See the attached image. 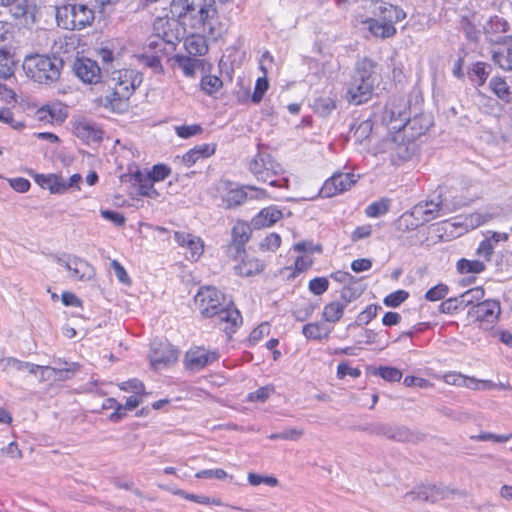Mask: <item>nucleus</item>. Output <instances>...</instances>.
Returning a JSON list of instances; mask_svg holds the SVG:
<instances>
[{"instance_id":"1","label":"nucleus","mask_w":512,"mask_h":512,"mask_svg":"<svg viewBox=\"0 0 512 512\" xmlns=\"http://www.w3.org/2000/svg\"><path fill=\"white\" fill-rule=\"evenodd\" d=\"M171 14L184 28L208 34L217 40L223 34V28L215 18V0H173Z\"/></svg>"},{"instance_id":"2","label":"nucleus","mask_w":512,"mask_h":512,"mask_svg":"<svg viewBox=\"0 0 512 512\" xmlns=\"http://www.w3.org/2000/svg\"><path fill=\"white\" fill-rule=\"evenodd\" d=\"M380 77L379 64L369 57L359 59L355 64L354 75L347 91L350 103L360 105L367 102Z\"/></svg>"},{"instance_id":"3","label":"nucleus","mask_w":512,"mask_h":512,"mask_svg":"<svg viewBox=\"0 0 512 512\" xmlns=\"http://www.w3.org/2000/svg\"><path fill=\"white\" fill-rule=\"evenodd\" d=\"M142 82V76L133 69L113 71L108 81L110 92L105 96V106L121 112L127 107V101Z\"/></svg>"},{"instance_id":"4","label":"nucleus","mask_w":512,"mask_h":512,"mask_svg":"<svg viewBox=\"0 0 512 512\" xmlns=\"http://www.w3.org/2000/svg\"><path fill=\"white\" fill-rule=\"evenodd\" d=\"M63 68V60L56 56L28 55L23 61V70L27 77L38 83H53L57 81Z\"/></svg>"},{"instance_id":"5","label":"nucleus","mask_w":512,"mask_h":512,"mask_svg":"<svg viewBox=\"0 0 512 512\" xmlns=\"http://www.w3.org/2000/svg\"><path fill=\"white\" fill-rule=\"evenodd\" d=\"M94 17L93 9L82 3H69L56 10L57 24L66 30H81L91 25Z\"/></svg>"},{"instance_id":"6","label":"nucleus","mask_w":512,"mask_h":512,"mask_svg":"<svg viewBox=\"0 0 512 512\" xmlns=\"http://www.w3.org/2000/svg\"><path fill=\"white\" fill-rule=\"evenodd\" d=\"M249 171L258 181L273 187L280 186L277 177L283 173V168L269 153L259 151L249 162Z\"/></svg>"},{"instance_id":"7","label":"nucleus","mask_w":512,"mask_h":512,"mask_svg":"<svg viewBox=\"0 0 512 512\" xmlns=\"http://www.w3.org/2000/svg\"><path fill=\"white\" fill-rule=\"evenodd\" d=\"M390 114V120L396 121V114H398L399 120L402 123L399 126H393V128L402 129L403 134L408 140L414 141L418 137L424 135L432 126V118L427 114H419L409 119L406 113H402L400 110L396 111L394 108H389L387 111Z\"/></svg>"},{"instance_id":"8","label":"nucleus","mask_w":512,"mask_h":512,"mask_svg":"<svg viewBox=\"0 0 512 512\" xmlns=\"http://www.w3.org/2000/svg\"><path fill=\"white\" fill-rule=\"evenodd\" d=\"M49 257L52 261L64 267L72 280L86 282L95 277L94 267L83 258L72 254H62L61 256L51 254Z\"/></svg>"},{"instance_id":"9","label":"nucleus","mask_w":512,"mask_h":512,"mask_svg":"<svg viewBox=\"0 0 512 512\" xmlns=\"http://www.w3.org/2000/svg\"><path fill=\"white\" fill-rule=\"evenodd\" d=\"M180 25L175 19H158L154 23L155 40L149 42V46L156 48L162 44L175 48L180 41Z\"/></svg>"},{"instance_id":"10","label":"nucleus","mask_w":512,"mask_h":512,"mask_svg":"<svg viewBox=\"0 0 512 512\" xmlns=\"http://www.w3.org/2000/svg\"><path fill=\"white\" fill-rule=\"evenodd\" d=\"M223 300V294L211 286L201 287L194 297L196 307L205 318H212L223 306Z\"/></svg>"},{"instance_id":"11","label":"nucleus","mask_w":512,"mask_h":512,"mask_svg":"<svg viewBox=\"0 0 512 512\" xmlns=\"http://www.w3.org/2000/svg\"><path fill=\"white\" fill-rule=\"evenodd\" d=\"M179 352L170 343L154 341L151 345L149 359L154 369L174 364L178 359Z\"/></svg>"},{"instance_id":"12","label":"nucleus","mask_w":512,"mask_h":512,"mask_svg":"<svg viewBox=\"0 0 512 512\" xmlns=\"http://www.w3.org/2000/svg\"><path fill=\"white\" fill-rule=\"evenodd\" d=\"M357 182V176L353 173H334L327 179L320 189L323 197L330 198L349 190Z\"/></svg>"},{"instance_id":"13","label":"nucleus","mask_w":512,"mask_h":512,"mask_svg":"<svg viewBox=\"0 0 512 512\" xmlns=\"http://www.w3.org/2000/svg\"><path fill=\"white\" fill-rule=\"evenodd\" d=\"M73 72L85 84L101 82L102 71L97 61L87 57H77L73 63Z\"/></svg>"},{"instance_id":"14","label":"nucleus","mask_w":512,"mask_h":512,"mask_svg":"<svg viewBox=\"0 0 512 512\" xmlns=\"http://www.w3.org/2000/svg\"><path fill=\"white\" fill-rule=\"evenodd\" d=\"M219 358L217 351H209L203 347H195L188 350L184 357L187 369L199 371Z\"/></svg>"},{"instance_id":"15","label":"nucleus","mask_w":512,"mask_h":512,"mask_svg":"<svg viewBox=\"0 0 512 512\" xmlns=\"http://www.w3.org/2000/svg\"><path fill=\"white\" fill-rule=\"evenodd\" d=\"M212 318L227 335L234 333L242 324V316L239 310L233 306L223 305Z\"/></svg>"},{"instance_id":"16","label":"nucleus","mask_w":512,"mask_h":512,"mask_svg":"<svg viewBox=\"0 0 512 512\" xmlns=\"http://www.w3.org/2000/svg\"><path fill=\"white\" fill-rule=\"evenodd\" d=\"M468 314L479 322L494 323L500 314V304L496 300H485L471 307Z\"/></svg>"},{"instance_id":"17","label":"nucleus","mask_w":512,"mask_h":512,"mask_svg":"<svg viewBox=\"0 0 512 512\" xmlns=\"http://www.w3.org/2000/svg\"><path fill=\"white\" fill-rule=\"evenodd\" d=\"M255 191L257 199L266 198L267 193L264 189L257 188L255 186L247 185L241 188L231 189L223 197V202L226 208H234L243 204L247 200V191Z\"/></svg>"},{"instance_id":"18","label":"nucleus","mask_w":512,"mask_h":512,"mask_svg":"<svg viewBox=\"0 0 512 512\" xmlns=\"http://www.w3.org/2000/svg\"><path fill=\"white\" fill-rule=\"evenodd\" d=\"M510 29L509 23L500 16H493L484 26V31L488 40L492 43L507 42L508 36H503Z\"/></svg>"},{"instance_id":"19","label":"nucleus","mask_w":512,"mask_h":512,"mask_svg":"<svg viewBox=\"0 0 512 512\" xmlns=\"http://www.w3.org/2000/svg\"><path fill=\"white\" fill-rule=\"evenodd\" d=\"M74 134L85 143H95L102 139V130L96 123L80 120L74 124Z\"/></svg>"},{"instance_id":"20","label":"nucleus","mask_w":512,"mask_h":512,"mask_svg":"<svg viewBox=\"0 0 512 512\" xmlns=\"http://www.w3.org/2000/svg\"><path fill=\"white\" fill-rule=\"evenodd\" d=\"M251 227L244 221H237L232 228L231 246L235 248L236 254L240 255L245 252V245L251 237Z\"/></svg>"},{"instance_id":"21","label":"nucleus","mask_w":512,"mask_h":512,"mask_svg":"<svg viewBox=\"0 0 512 512\" xmlns=\"http://www.w3.org/2000/svg\"><path fill=\"white\" fill-rule=\"evenodd\" d=\"M133 184L137 186L139 195L156 199L159 197V192L154 187V181L146 172L137 169L132 175Z\"/></svg>"},{"instance_id":"22","label":"nucleus","mask_w":512,"mask_h":512,"mask_svg":"<svg viewBox=\"0 0 512 512\" xmlns=\"http://www.w3.org/2000/svg\"><path fill=\"white\" fill-rule=\"evenodd\" d=\"M505 46L492 50V61L504 71H512V35L508 36Z\"/></svg>"},{"instance_id":"23","label":"nucleus","mask_w":512,"mask_h":512,"mask_svg":"<svg viewBox=\"0 0 512 512\" xmlns=\"http://www.w3.org/2000/svg\"><path fill=\"white\" fill-rule=\"evenodd\" d=\"M206 37L212 39L208 34L193 31V33L188 36L184 42V46L188 54L193 56L205 55L208 51Z\"/></svg>"},{"instance_id":"24","label":"nucleus","mask_w":512,"mask_h":512,"mask_svg":"<svg viewBox=\"0 0 512 512\" xmlns=\"http://www.w3.org/2000/svg\"><path fill=\"white\" fill-rule=\"evenodd\" d=\"M440 210V203L428 201L425 202L424 204L418 203L417 205H415L412 208L411 215L415 217V219L421 221V223H426L438 217Z\"/></svg>"},{"instance_id":"25","label":"nucleus","mask_w":512,"mask_h":512,"mask_svg":"<svg viewBox=\"0 0 512 512\" xmlns=\"http://www.w3.org/2000/svg\"><path fill=\"white\" fill-rule=\"evenodd\" d=\"M35 182L44 189H48L53 194H63L66 192L64 178L57 174H34Z\"/></svg>"},{"instance_id":"26","label":"nucleus","mask_w":512,"mask_h":512,"mask_svg":"<svg viewBox=\"0 0 512 512\" xmlns=\"http://www.w3.org/2000/svg\"><path fill=\"white\" fill-rule=\"evenodd\" d=\"M360 22L367 25V29L373 36L382 39L393 37L397 32L394 25H392L391 23L380 21L376 18H365L362 19Z\"/></svg>"},{"instance_id":"27","label":"nucleus","mask_w":512,"mask_h":512,"mask_svg":"<svg viewBox=\"0 0 512 512\" xmlns=\"http://www.w3.org/2000/svg\"><path fill=\"white\" fill-rule=\"evenodd\" d=\"M332 331L333 327L322 321L311 322L302 327V334L307 340H327Z\"/></svg>"},{"instance_id":"28","label":"nucleus","mask_w":512,"mask_h":512,"mask_svg":"<svg viewBox=\"0 0 512 512\" xmlns=\"http://www.w3.org/2000/svg\"><path fill=\"white\" fill-rule=\"evenodd\" d=\"M282 217V212L274 206L263 208L252 219V225L256 229L270 227L274 225Z\"/></svg>"},{"instance_id":"29","label":"nucleus","mask_w":512,"mask_h":512,"mask_svg":"<svg viewBox=\"0 0 512 512\" xmlns=\"http://www.w3.org/2000/svg\"><path fill=\"white\" fill-rule=\"evenodd\" d=\"M406 498L425 502H436L444 497V491L435 485L420 487L417 491L408 492Z\"/></svg>"},{"instance_id":"30","label":"nucleus","mask_w":512,"mask_h":512,"mask_svg":"<svg viewBox=\"0 0 512 512\" xmlns=\"http://www.w3.org/2000/svg\"><path fill=\"white\" fill-rule=\"evenodd\" d=\"M174 66L179 68L184 76L193 78L197 70L202 66L203 61L196 58H191L185 55H175L173 57Z\"/></svg>"},{"instance_id":"31","label":"nucleus","mask_w":512,"mask_h":512,"mask_svg":"<svg viewBox=\"0 0 512 512\" xmlns=\"http://www.w3.org/2000/svg\"><path fill=\"white\" fill-rule=\"evenodd\" d=\"M0 363L3 364V370L5 372H9L10 370H15L18 372H27L32 375H36L38 373V365L33 364L26 361H21L14 357H6L1 359Z\"/></svg>"},{"instance_id":"32","label":"nucleus","mask_w":512,"mask_h":512,"mask_svg":"<svg viewBox=\"0 0 512 512\" xmlns=\"http://www.w3.org/2000/svg\"><path fill=\"white\" fill-rule=\"evenodd\" d=\"M37 119L49 123L62 122L66 118V114L62 108L57 105H45L36 112Z\"/></svg>"},{"instance_id":"33","label":"nucleus","mask_w":512,"mask_h":512,"mask_svg":"<svg viewBox=\"0 0 512 512\" xmlns=\"http://www.w3.org/2000/svg\"><path fill=\"white\" fill-rule=\"evenodd\" d=\"M344 310L345 303H341L339 300L332 301L324 306L322 318L324 322L335 324L343 317Z\"/></svg>"},{"instance_id":"34","label":"nucleus","mask_w":512,"mask_h":512,"mask_svg":"<svg viewBox=\"0 0 512 512\" xmlns=\"http://www.w3.org/2000/svg\"><path fill=\"white\" fill-rule=\"evenodd\" d=\"M264 269L263 263L256 259H243L240 264L235 267L236 273L240 276L249 277L262 272Z\"/></svg>"},{"instance_id":"35","label":"nucleus","mask_w":512,"mask_h":512,"mask_svg":"<svg viewBox=\"0 0 512 512\" xmlns=\"http://www.w3.org/2000/svg\"><path fill=\"white\" fill-rule=\"evenodd\" d=\"M489 87L494 94L502 101L509 103L511 101V91L506 80L501 77H493L489 82Z\"/></svg>"},{"instance_id":"36","label":"nucleus","mask_w":512,"mask_h":512,"mask_svg":"<svg viewBox=\"0 0 512 512\" xmlns=\"http://www.w3.org/2000/svg\"><path fill=\"white\" fill-rule=\"evenodd\" d=\"M14 59L8 50L0 49V78L7 79L14 74Z\"/></svg>"},{"instance_id":"37","label":"nucleus","mask_w":512,"mask_h":512,"mask_svg":"<svg viewBox=\"0 0 512 512\" xmlns=\"http://www.w3.org/2000/svg\"><path fill=\"white\" fill-rule=\"evenodd\" d=\"M423 439L419 432L410 430L405 426H395L394 441L416 443Z\"/></svg>"},{"instance_id":"38","label":"nucleus","mask_w":512,"mask_h":512,"mask_svg":"<svg viewBox=\"0 0 512 512\" xmlns=\"http://www.w3.org/2000/svg\"><path fill=\"white\" fill-rule=\"evenodd\" d=\"M312 108L317 114L326 117L336 108V102L331 97H318L314 100Z\"/></svg>"},{"instance_id":"39","label":"nucleus","mask_w":512,"mask_h":512,"mask_svg":"<svg viewBox=\"0 0 512 512\" xmlns=\"http://www.w3.org/2000/svg\"><path fill=\"white\" fill-rule=\"evenodd\" d=\"M261 70L264 72V76L256 80L254 92L251 96V101L258 104L263 99L264 94L269 88V83L266 77L267 70L263 64L260 65Z\"/></svg>"},{"instance_id":"40","label":"nucleus","mask_w":512,"mask_h":512,"mask_svg":"<svg viewBox=\"0 0 512 512\" xmlns=\"http://www.w3.org/2000/svg\"><path fill=\"white\" fill-rule=\"evenodd\" d=\"M79 369L77 363H64L63 367H52V381H66L70 379Z\"/></svg>"},{"instance_id":"41","label":"nucleus","mask_w":512,"mask_h":512,"mask_svg":"<svg viewBox=\"0 0 512 512\" xmlns=\"http://www.w3.org/2000/svg\"><path fill=\"white\" fill-rule=\"evenodd\" d=\"M457 269L460 273H481L485 270V264L479 260L460 259L457 263Z\"/></svg>"},{"instance_id":"42","label":"nucleus","mask_w":512,"mask_h":512,"mask_svg":"<svg viewBox=\"0 0 512 512\" xmlns=\"http://www.w3.org/2000/svg\"><path fill=\"white\" fill-rule=\"evenodd\" d=\"M390 208L389 199H381L367 206L365 213L368 217L375 218L386 214Z\"/></svg>"},{"instance_id":"43","label":"nucleus","mask_w":512,"mask_h":512,"mask_svg":"<svg viewBox=\"0 0 512 512\" xmlns=\"http://www.w3.org/2000/svg\"><path fill=\"white\" fill-rule=\"evenodd\" d=\"M222 86V80L215 75H206L201 79V88L208 95L218 92Z\"/></svg>"},{"instance_id":"44","label":"nucleus","mask_w":512,"mask_h":512,"mask_svg":"<svg viewBox=\"0 0 512 512\" xmlns=\"http://www.w3.org/2000/svg\"><path fill=\"white\" fill-rule=\"evenodd\" d=\"M189 250L187 258L191 261H197L204 251V242L198 236H193L185 246Z\"/></svg>"},{"instance_id":"45","label":"nucleus","mask_w":512,"mask_h":512,"mask_svg":"<svg viewBox=\"0 0 512 512\" xmlns=\"http://www.w3.org/2000/svg\"><path fill=\"white\" fill-rule=\"evenodd\" d=\"M378 310H381V306L379 305L372 304L367 306L357 315L354 324L357 326L367 325L377 316Z\"/></svg>"},{"instance_id":"46","label":"nucleus","mask_w":512,"mask_h":512,"mask_svg":"<svg viewBox=\"0 0 512 512\" xmlns=\"http://www.w3.org/2000/svg\"><path fill=\"white\" fill-rule=\"evenodd\" d=\"M372 374L379 375L389 382H398L402 378V372L399 369L387 366L373 369Z\"/></svg>"},{"instance_id":"47","label":"nucleus","mask_w":512,"mask_h":512,"mask_svg":"<svg viewBox=\"0 0 512 512\" xmlns=\"http://www.w3.org/2000/svg\"><path fill=\"white\" fill-rule=\"evenodd\" d=\"M465 306L461 301V297H451L444 300L439 305V311L444 314H452L456 311L464 310Z\"/></svg>"},{"instance_id":"48","label":"nucleus","mask_w":512,"mask_h":512,"mask_svg":"<svg viewBox=\"0 0 512 512\" xmlns=\"http://www.w3.org/2000/svg\"><path fill=\"white\" fill-rule=\"evenodd\" d=\"M461 301L463 302L465 308L470 305H475V302L480 301L484 297V289L482 287H475L467 290L463 294L460 295Z\"/></svg>"},{"instance_id":"49","label":"nucleus","mask_w":512,"mask_h":512,"mask_svg":"<svg viewBox=\"0 0 512 512\" xmlns=\"http://www.w3.org/2000/svg\"><path fill=\"white\" fill-rule=\"evenodd\" d=\"M465 388L472 390H489L496 387V384L490 380H479L475 377L465 376Z\"/></svg>"},{"instance_id":"50","label":"nucleus","mask_w":512,"mask_h":512,"mask_svg":"<svg viewBox=\"0 0 512 512\" xmlns=\"http://www.w3.org/2000/svg\"><path fill=\"white\" fill-rule=\"evenodd\" d=\"M449 292V288L446 284L440 283L430 288L426 294L425 299L428 301H439L446 297Z\"/></svg>"},{"instance_id":"51","label":"nucleus","mask_w":512,"mask_h":512,"mask_svg":"<svg viewBox=\"0 0 512 512\" xmlns=\"http://www.w3.org/2000/svg\"><path fill=\"white\" fill-rule=\"evenodd\" d=\"M408 297L409 293L407 291L397 290L395 292L390 293L384 298V304L387 307L396 308L400 306Z\"/></svg>"},{"instance_id":"52","label":"nucleus","mask_w":512,"mask_h":512,"mask_svg":"<svg viewBox=\"0 0 512 512\" xmlns=\"http://www.w3.org/2000/svg\"><path fill=\"white\" fill-rule=\"evenodd\" d=\"M154 182L165 180L171 174V168L165 164H156L146 172Z\"/></svg>"},{"instance_id":"53","label":"nucleus","mask_w":512,"mask_h":512,"mask_svg":"<svg viewBox=\"0 0 512 512\" xmlns=\"http://www.w3.org/2000/svg\"><path fill=\"white\" fill-rule=\"evenodd\" d=\"M362 290L357 289L351 286H344L340 291V299L341 303H345V308L349 303L355 301L362 295Z\"/></svg>"},{"instance_id":"54","label":"nucleus","mask_w":512,"mask_h":512,"mask_svg":"<svg viewBox=\"0 0 512 512\" xmlns=\"http://www.w3.org/2000/svg\"><path fill=\"white\" fill-rule=\"evenodd\" d=\"M0 122L10 125L15 130H21L25 126L22 121L14 119L12 111L7 107L0 108Z\"/></svg>"},{"instance_id":"55","label":"nucleus","mask_w":512,"mask_h":512,"mask_svg":"<svg viewBox=\"0 0 512 512\" xmlns=\"http://www.w3.org/2000/svg\"><path fill=\"white\" fill-rule=\"evenodd\" d=\"M329 288V281L326 277H316L309 282V290L315 295H322Z\"/></svg>"},{"instance_id":"56","label":"nucleus","mask_w":512,"mask_h":512,"mask_svg":"<svg viewBox=\"0 0 512 512\" xmlns=\"http://www.w3.org/2000/svg\"><path fill=\"white\" fill-rule=\"evenodd\" d=\"M281 245V237L277 233H271L266 236L260 243V248L263 251H275Z\"/></svg>"},{"instance_id":"57","label":"nucleus","mask_w":512,"mask_h":512,"mask_svg":"<svg viewBox=\"0 0 512 512\" xmlns=\"http://www.w3.org/2000/svg\"><path fill=\"white\" fill-rule=\"evenodd\" d=\"M140 61L144 66L151 68L157 74H162L164 71L161 60L156 55H142Z\"/></svg>"},{"instance_id":"58","label":"nucleus","mask_w":512,"mask_h":512,"mask_svg":"<svg viewBox=\"0 0 512 512\" xmlns=\"http://www.w3.org/2000/svg\"><path fill=\"white\" fill-rule=\"evenodd\" d=\"M119 388L126 392H133L136 395H144L145 394L144 393V384L136 378L122 382L119 385Z\"/></svg>"},{"instance_id":"59","label":"nucleus","mask_w":512,"mask_h":512,"mask_svg":"<svg viewBox=\"0 0 512 512\" xmlns=\"http://www.w3.org/2000/svg\"><path fill=\"white\" fill-rule=\"evenodd\" d=\"M202 127L198 124L194 125H183L176 127V133L179 137L187 139L194 135L200 134L202 132Z\"/></svg>"},{"instance_id":"60","label":"nucleus","mask_w":512,"mask_h":512,"mask_svg":"<svg viewBox=\"0 0 512 512\" xmlns=\"http://www.w3.org/2000/svg\"><path fill=\"white\" fill-rule=\"evenodd\" d=\"M0 455L10 459H21L22 451L19 449L18 444L13 441L0 449Z\"/></svg>"},{"instance_id":"61","label":"nucleus","mask_w":512,"mask_h":512,"mask_svg":"<svg viewBox=\"0 0 512 512\" xmlns=\"http://www.w3.org/2000/svg\"><path fill=\"white\" fill-rule=\"evenodd\" d=\"M273 390L274 389L271 386L260 387L256 391L250 393L248 395L247 399L251 402H255V401L264 402L270 397Z\"/></svg>"},{"instance_id":"62","label":"nucleus","mask_w":512,"mask_h":512,"mask_svg":"<svg viewBox=\"0 0 512 512\" xmlns=\"http://www.w3.org/2000/svg\"><path fill=\"white\" fill-rule=\"evenodd\" d=\"M248 482L253 485L257 486L261 483H265L269 486H276L278 484V480L275 477L272 476H261L255 473H249L248 475Z\"/></svg>"},{"instance_id":"63","label":"nucleus","mask_w":512,"mask_h":512,"mask_svg":"<svg viewBox=\"0 0 512 512\" xmlns=\"http://www.w3.org/2000/svg\"><path fill=\"white\" fill-rule=\"evenodd\" d=\"M460 23L466 37L469 40L476 41L479 36V31L477 30L475 25L472 24V22L467 17H462Z\"/></svg>"},{"instance_id":"64","label":"nucleus","mask_w":512,"mask_h":512,"mask_svg":"<svg viewBox=\"0 0 512 512\" xmlns=\"http://www.w3.org/2000/svg\"><path fill=\"white\" fill-rule=\"evenodd\" d=\"M396 155L402 160H408L415 152L413 141L409 140L408 144H398L395 148Z\"/></svg>"}]
</instances>
